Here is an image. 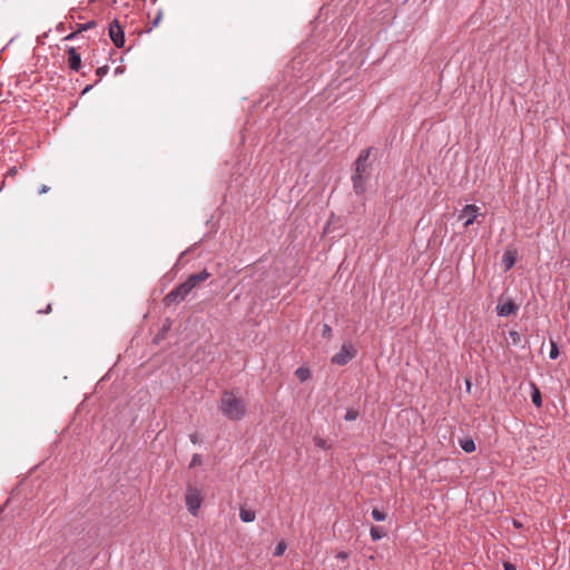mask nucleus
I'll return each instance as SVG.
<instances>
[{
  "instance_id": "obj_1",
  "label": "nucleus",
  "mask_w": 570,
  "mask_h": 570,
  "mask_svg": "<svg viewBox=\"0 0 570 570\" xmlns=\"http://www.w3.org/2000/svg\"><path fill=\"white\" fill-rule=\"evenodd\" d=\"M209 277V273L204 269L198 274L190 275L186 282L169 292L165 297L167 305L177 304L185 299V297L195 288L198 284L206 281Z\"/></svg>"
},
{
  "instance_id": "obj_2",
  "label": "nucleus",
  "mask_w": 570,
  "mask_h": 570,
  "mask_svg": "<svg viewBox=\"0 0 570 570\" xmlns=\"http://www.w3.org/2000/svg\"><path fill=\"white\" fill-rule=\"evenodd\" d=\"M219 410L232 421H239L246 413L244 400L233 392H225L222 395Z\"/></svg>"
},
{
  "instance_id": "obj_3",
  "label": "nucleus",
  "mask_w": 570,
  "mask_h": 570,
  "mask_svg": "<svg viewBox=\"0 0 570 570\" xmlns=\"http://www.w3.org/2000/svg\"><path fill=\"white\" fill-rule=\"evenodd\" d=\"M203 501V490L196 485L188 484L185 493V502L188 512L193 515H197Z\"/></svg>"
},
{
  "instance_id": "obj_4",
  "label": "nucleus",
  "mask_w": 570,
  "mask_h": 570,
  "mask_svg": "<svg viewBox=\"0 0 570 570\" xmlns=\"http://www.w3.org/2000/svg\"><path fill=\"white\" fill-rule=\"evenodd\" d=\"M356 347L352 342H344L341 350L332 356L331 362L343 366L356 356Z\"/></svg>"
},
{
  "instance_id": "obj_5",
  "label": "nucleus",
  "mask_w": 570,
  "mask_h": 570,
  "mask_svg": "<svg viewBox=\"0 0 570 570\" xmlns=\"http://www.w3.org/2000/svg\"><path fill=\"white\" fill-rule=\"evenodd\" d=\"M481 209L476 205H465L460 213V219L464 220L463 226L468 228L481 216Z\"/></svg>"
},
{
  "instance_id": "obj_6",
  "label": "nucleus",
  "mask_w": 570,
  "mask_h": 570,
  "mask_svg": "<svg viewBox=\"0 0 570 570\" xmlns=\"http://www.w3.org/2000/svg\"><path fill=\"white\" fill-rule=\"evenodd\" d=\"M109 37L117 48H121L125 45V33L122 27L117 20H114L109 24Z\"/></svg>"
},
{
  "instance_id": "obj_7",
  "label": "nucleus",
  "mask_w": 570,
  "mask_h": 570,
  "mask_svg": "<svg viewBox=\"0 0 570 570\" xmlns=\"http://www.w3.org/2000/svg\"><path fill=\"white\" fill-rule=\"evenodd\" d=\"M370 157V149L363 150L361 155L356 159V175L353 177L355 188L358 187V184L362 179V174L366 171L367 168V159Z\"/></svg>"
},
{
  "instance_id": "obj_8",
  "label": "nucleus",
  "mask_w": 570,
  "mask_h": 570,
  "mask_svg": "<svg viewBox=\"0 0 570 570\" xmlns=\"http://www.w3.org/2000/svg\"><path fill=\"white\" fill-rule=\"evenodd\" d=\"M68 53V66L71 70L78 71L81 68V56L75 47H70L67 50Z\"/></svg>"
},
{
  "instance_id": "obj_9",
  "label": "nucleus",
  "mask_w": 570,
  "mask_h": 570,
  "mask_svg": "<svg viewBox=\"0 0 570 570\" xmlns=\"http://www.w3.org/2000/svg\"><path fill=\"white\" fill-rule=\"evenodd\" d=\"M518 311V306L512 301H507L503 303H500L497 306L498 315L500 316H510L512 314H515Z\"/></svg>"
},
{
  "instance_id": "obj_10",
  "label": "nucleus",
  "mask_w": 570,
  "mask_h": 570,
  "mask_svg": "<svg viewBox=\"0 0 570 570\" xmlns=\"http://www.w3.org/2000/svg\"><path fill=\"white\" fill-rule=\"evenodd\" d=\"M515 259H517V252L515 250H507L502 257V264L504 265V269L505 271L511 269L513 267V265L515 264Z\"/></svg>"
},
{
  "instance_id": "obj_11",
  "label": "nucleus",
  "mask_w": 570,
  "mask_h": 570,
  "mask_svg": "<svg viewBox=\"0 0 570 570\" xmlns=\"http://www.w3.org/2000/svg\"><path fill=\"white\" fill-rule=\"evenodd\" d=\"M295 376H296L301 382H306V381H308V380L312 377V372H311L309 367H307V366H299V367L295 371Z\"/></svg>"
},
{
  "instance_id": "obj_12",
  "label": "nucleus",
  "mask_w": 570,
  "mask_h": 570,
  "mask_svg": "<svg viewBox=\"0 0 570 570\" xmlns=\"http://www.w3.org/2000/svg\"><path fill=\"white\" fill-rule=\"evenodd\" d=\"M239 518L243 522H253L256 518L255 511L242 507L239 510Z\"/></svg>"
},
{
  "instance_id": "obj_13",
  "label": "nucleus",
  "mask_w": 570,
  "mask_h": 570,
  "mask_svg": "<svg viewBox=\"0 0 570 570\" xmlns=\"http://www.w3.org/2000/svg\"><path fill=\"white\" fill-rule=\"evenodd\" d=\"M461 449L466 453H472L475 451V443L472 439H464L460 441Z\"/></svg>"
},
{
  "instance_id": "obj_14",
  "label": "nucleus",
  "mask_w": 570,
  "mask_h": 570,
  "mask_svg": "<svg viewBox=\"0 0 570 570\" xmlns=\"http://www.w3.org/2000/svg\"><path fill=\"white\" fill-rule=\"evenodd\" d=\"M385 535V532L379 527L371 528V537L374 541L382 539Z\"/></svg>"
},
{
  "instance_id": "obj_15",
  "label": "nucleus",
  "mask_w": 570,
  "mask_h": 570,
  "mask_svg": "<svg viewBox=\"0 0 570 570\" xmlns=\"http://www.w3.org/2000/svg\"><path fill=\"white\" fill-rule=\"evenodd\" d=\"M286 549H287V543L285 542V540H281L275 548L274 556L275 557L283 556L285 553Z\"/></svg>"
},
{
  "instance_id": "obj_16",
  "label": "nucleus",
  "mask_w": 570,
  "mask_h": 570,
  "mask_svg": "<svg viewBox=\"0 0 570 570\" xmlns=\"http://www.w3.org/2000/svg\"><path fill=\"white\" fill-rule=\"evenodd\" d=\"M509 340L513 345H519L521 343V335L517 331L509 332Z\"/></svg>"
},
{
  "instance_id": "obj_17",
  "label": "nucleus",
  "mask_w": 570,
  "mask_h": 570,
  "mask_svg": "<svg viewBox=\"0 0 570 570\" xmlns=\"http://www.w3.org/2000/svg\"><path fill=\"white\" fill-rule=\"evenodd\" d=\"M372 517L375 521H384L386 519V514L379 509L372 510Z\"/></svg>"
},
{
  "instance_id": "obj_18",
  "label": "nucleus",
  "mask_w": 570,
  "mask_h": 570,
  "mask_svg": "<svg viewBox=\"0 0 570 570\" xmlns=\"http://www.w3.org/2000/svg\"><path fill=\"white\" fill-rule=\"evenodd\" d=\"M559 356V348L554 342H551V348L549 352V357L551 360H556Z\"/></svg>"
},
{
  "instance_id": "obj_19",
  "label": "nucleus",
  "mask_w": 570,
  "mask_h": 570,
  "mask_svg": "<svg viewBox=\"0 0 570 570\" xmlns=\"http://www.w3.org/2000/svg\"><path fill=\"white\" fill-rule=\"evenodd\" d=\"M358 416V412L356 410L350 409L346 411L345 420L346 421H354Z\"/></svg>"
},
{
  "instance_id": "obj_20",
  "label": "nucleus",
  "mask_w": 570,
  "mask_h": 570,
  "mask_svg": "<svg viewBox=\"0 0 570 570\" xmlns=\"http://www.w3.org/2000/svg\"><path fill=\"white\" fill-rule=\"evenodd\" d=\"M532 402L537 406H541V394H540V391L538 389H534V392L532 394Z\"/></svg>"
},
{
  "instance_id": "obj_21",
  "label": "nucleus",
  "mask_w": 570,
  "mask_h": 570,
  "mask_svg": "<svg viewBox=\"0 0 570 570\" xmlns=\"http://www.w3.org/2000/svg\"><path fill=\"white\" fill-rule=\"evenodd\" d=\"M200 463H202V456L199 454H194L190 460L189 468H195L196 465H199Z\"/></svg>"
},
{
  "instance_id": "obj_22",
  "label": "nucleus",
  "mask_w": 570,
  "mask_h": 570,
  "mask_svg": "<svg viewBox=\"0 0 570 570\" xmlns=\"http://www.w3.org/2000/svg\"><path fill=\"white\" fill-rule=\"evenodd\" d=\"M315 445L317 448H322V449H326L327 448V444H326V441L322 438H316L315 439Z\"/></svg>"
},
{
  "instance_id": "obj_23",
  "label": "nucleus",
  "mask_w": 570,
  "mask_h": 570,
  "mask_svg": "<svg viewBox=\"0 0 570 570\" xmlns=\"http://www.w3.org/2000/svg\"><path fill=\"white\" fill-rule=\"evenodd\" d=\"M108 71V67L104 66V67H99L97 69V75L101 78L104 77Z\"/></svg>"
},
{
  "instance_id": "obj_24",
  "label": "nucleus",
  "mask_w": 570,
  "mask_h": 570,
  "mask_svg": "<svg viewBox=\"0 0 570 570\" xmlns=\"http://www.w3.org/2000/svg\"><path fill=\"white\" fill-rule=\"evenodd\" d=\"M336 558L340 559V560H345L348 558V553L345 552V551H341L336 554Z\"/></svg>"
},
{
  "instance_id": "obj_25",
  "label": "nucleus",
  "mask_w": 570,
  "mask_h": 570,
  "mask_svg": "<svg viewBox=\"0 0 570 570\" xmlns=\"http://www.w3.org/2000/svg\"><path fill=\"white\" fill-rule=\"evenodd\" d=\"M48 190H49L48 186L42 185V186L40 187V189H39V194H45V193H47Z\"/></svg>"
},
{
  "instance_id": "obj_26",
  "label": "nucleus",
  "mask_w": 570,
  "mask_h": 570,
  "mask_svg": "<svg viewBox=\"0 0 570 570\" xmlns=\"http://www.w3.org/2000/svg\"><path fill=\"white\" fill-rule=\"evenodd\" d=\"M323 334L324 335L331 334V327L328 325H324Z\"/></svg>"
},
{
  "instance_id": "obj_27",
  "label": "nucleus",
  "mask_w": 570,
  "mask_h": 570,
  "mask_svg": "<svg viewBox=\"0 0 570 570\" xmlns=\"http://www.w3.org/2000/svg\"><path fill=\"white\" fill-rule=\"evenodd\" d=\"M504 569L505 570H515L514 567L511 563H508V562L504 563Z\"/></svg>"
},
{
  "instance_id": "obj_28",
  "label": "nucleus",
  "mask_w": 570,
  "mask_h": 570,
  "mask_svg": "<svg viewBox=\"0 0 570 570\" xmlns=\"http://www.w3.org/2000/svg\"><path fill=\"white\" fill-rule=\"evenodd\" d=\"M513 525H514L515 528H520V527H521V523H520L519 521H517V520H513Z\"/></svg>"
},
{
  "instance_id": "obj_29",
  "label": "nucleus",
  "mask_w": 570,
  "mask_h": 570,
  "mask_svg": "<svg viewBox=\"0 0 570 570\" xmlns=\"http://www.w3.org/2000/svg\"><path fill=\"white\" fill-rule=\"evenodd\" d=\"M76 36V33H70L66 39H72Z\"/></svg>"
},
{
  "instance_id": "obj_30",
  "label": "nucleus",
  "mask_w": 570,
  "mask_h": 570,
  "mask_svg": "<svg viewBox=\"0 0 570 570\" xmlns=\"http://www.w3.org/2000/svg\"><path fill=\"white\" fill-rule=\"evenodd\" d=\"M471 387V383L469 381H466V389L470 390Z\"/></svg>"
},
{
  "instance_id": "obj_31",
  "label": "nucleus",
  "mask_w": 570,
  "mask_h": 570,
  "mask_svg": "<svg viewBox=\"0 0 570 570\" xmlns=\"http://www.w3.org/2000/svg\"><path fill=\"white\" fill-rule=\"evenodd\" d=\"M91 24H92V23H88V24H86V26L83 27V29H85V30H86V29H88Z\"/></svg>"
}]
</instances>
